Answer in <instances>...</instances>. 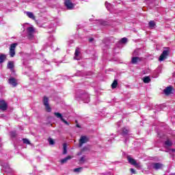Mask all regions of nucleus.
<instances>
[{
	"label": "nucleus",
	"instance_id": "17",
	"mask_svg": "<svg viewBox=\"0 0 175 175\" xmlns=\"http://www.w3.org/2000/svg\"><path fill=\"white\" fill-rule=\"evenodd\" d=\"M26 16H27V17L31 20H36L35 15H33V13L31 12H26Z\"/></svg>",
	"mask_w": 175,
	"mask_h": 175
},
{
	"label": "nucleus",
	"instance_id": "9",
	"mask_svg": "<svg viewBox=\"0 0 175 175\" xmlns=\"http://www.w3.org/2000/svg\"><path fill=\"white\" fill-rule=\"evenodd\" d=\"M152 167L154 170H159L160 169H162L163 167V164L161 163H152Z\"/></svg>",
	"mask_w": 175,
	"mask_h": 175
},
{
	"label": "nucleus",
	"instance_id": "11",
	"mask_svg": "<svg viewBox=\"0 0 175 175\" xmlns=\"http://www.w3.org/2000/svg\"><path fill=\"white\" fill-rule=\"evenodd\" d=\"M8 69H10L11 72H14V62L9 61L7 65Z\"/></svg>",
	"mask_w": 175,
	"mask_h": 175
},
{
	"label": "nucleus",
	"instance_id": "5",
	"mask_svg": "<svg viewBox=\"0 0 175 175\" xmlns=\"http://www.w3.org/2000/svg\"><path fill=\"white\" fill-rule=\"evenodd\" d=\"M167 55H169V51H163L159 58V61L162 62L164 59H166Z\"/></svg>",
	"mask_w": 175,
	"mask_h": 175
},
{
	"label": "nucleus",
	"instance_id": "13",
	"mask_svg": "<svg viewBox=\"0 0 175 175\" xmlns=\"http://www.w3.org/2000/svg\"><path fill=\"white\" fill-rule=\"evenodd\" d=\"M65 5L66 6L67 9H69V10H72L74 8L73 3L70 2V0H66Z\"/></svg>",
	"mask_w": 175,
	"mask_h": 175
},
{
	"label": "nucleus",
	"instance_id": "16",
	"mask_svg": "<svg viewBox=\"0 0 175 175\" xmlns=\"http://www.w3.org/2000/svg\"><path fill=\"white\" fill-rule=\"evenodd\" d=\"M172 91H173V88L169 86L163 90V92L165 95H170V94H172Z\"/></svg>",
	"mask_w": 175,
	"mask_h": 175
},
{
	"label": "nucleus",
	"instance_id": "24",
	"mask_svg": "<svg viewBox=\"0 0 175 175\" xmlns=\"http://www.w3.org/2000/svg\"><path fill=\"white\" fill-rule=\"evenodd\" d=\"M82 170H83V167H78V168L74 169V172L75 173H80V172H81Z\"/></svg>",
	"mask_w": 175,
	"mask_h": 175
},
{
	"label": "nucleus",
	"instance_id": "19",
	"mask_svg": "<svg viewBox=\"0 0 175 175\" xmlns=\"http://www.w3.org/2000/svg\"><path fill=\"white\" fill-rule=\"evenodd\" d=\"M69 159H72V157L68 156L67 157L61 160V163H66Z\"/></svg>",
	"mask_w": 175,
	"mask_h": 175
},
{
	"label": "nucleus",
	"instance_id": "29",
	"mask_svg": "<svg viewBox=\"0 0 175 175\" xmlns=\"http://www.w3.org/2000/svg\"><path fill=\"white\" fill-rule=\"evenodd\" d=\"M127 41H128V39L126 38H123L120 40L121 43H126Z\"/></svg>",
	"mask_w": 175,
	"mask_h": 175
},
{
	"label": "nucleus",
	"instance_id": "20",
	"mask_svg": "<svg viewBox=\"0 0 175 175\" xmlns=\"http://www.w3.org/2000/svg\"><path fill=\"white\" fill-rule=\"evenodd\" d=\"M143 81L144 83L148 84V83H150V81H151V79L150 78V77H145L143 78Z\"/></svg>",
	"mask_w": 175,
	"mask_h": 175
},
{
	"label": "nucleus",
	"instance_id": "30",
	"mask_svg": "<svg viewBox=\"0 0 175 175\" xmlns=\"http://www.w3.org/2000/svg\"><path fill=\"white\" fill-rule=\"evenodd\" d=\"M49 144H51V146H53V144H54V139H51V138H49Z\"/></svg>",
	"mask_w": 175,
	"mask_h": 175
},
{
	"label": "nucleus",
	"instance_id": "37",
	"mask_svg": "<svg viewBox=\"0 0 175 175\" xmlns=\"http://www.w3.org/2000/svg\"><path fill=\"white\" fill-rule=\"evenodd\" d=\"M77 126L78 128H80V126H79L78 124L77 125Z\"/></svg>",
	"mask_w": 175,
	"mask_h": 175
},
{
	"label": "nucleus",
	"instance_id": "27",
	"mask_svg": "<svg viewBox=\"0 0 175 175\" xmlns=\"http://www.w3.org/2000/svg\"><path fill=\"white\" fill-rule=\"evenodd\" d=\"M23 142L24 144H31V142H29V140H28L27 139H23Z\"/></svg>",
	"mask_w": 175,
	"mask_h": 175
},
{
	"label": "nucleus",
	"instance_id": "7",
	"mask_svg": "<svg viewBox=\"0 0 175 175\" xmlns=\"http://www.w3.org/2000/svg\"><path fill=\"white\" fill-rule=\"evenodd\" d=\"M54 114H55V117H57V118H59L61 120V121H62V122H64L66 124V125H69V122H68V121H66V120H65V119H64L62 114H61L60 113H58V112H55Z\"/></svg>",
	"mask_w": 175,
	"mask_h": 175
},
{
	"label": "nucleus",
	"instance_id": "31",
	"mask_svg": "<svg viewBox=\"0 0 175 175\" xmlns=\"http://www.w3.org/2000/svg\"><path fill=\"white\" fill-rule=\"evenodd\" d=\"M86 96H87V99L84 100V102L85 103H88V102H90V97H88V95H86Z\"/></svg>",
	"mask_w": 175,
	"mask_h": 175
},
{
	"label": "nucleus",
	"instance_id": "33",
	"mask_svg": "<svg viewBox=\"0 0 175 175\" xmlns=\"http://www.w3.org/2000/svg\"><path fill=\"white\" fill-rule=\"evenodd\" d=\"M105 6H106L107 9H109V6H110V4H109L107 2H106Z\"/></svg>",
	"mask_w": 175,
	"mask_h": 175
},
{
	"label": "nucleus",
	"instance_id": "28",
	"mask_svg": "<svg viewBox=\"0 0 175 175\" xmlns=\"http://www.w3.org/2000/svg\"><path fill=\"white\" fill-rule=\"evenodd\" d=\"M133 55L135 57L136 55H139V49H137L135 51H134V52L133 53Z\"/></svg>",
	"mask_w": 175,
	"mask_h": 175
},
{
	"label": "nucleus",
	"instance_id": "26",
	"mask_svg": "<svg viewBox=\"0 0 175 175\" xmlns=\"http://www.w3.org/2000/svg\"><path fill=\"white\" fill-rule=\"evenodd\" d=\"M128 132H129V131L126 129H122V135H128Z\"/></svg>",
	"mask_w": 175,
	"mask_h": 175
},
{
	"label": "nucleus",
	"instance_id": "4",
	"mask_svg": "<svg viewBox=\"0 0 175 175\" xmlns=\"http://www.w3.org/2000/svg\"><path fill=\"white\" fill-rule=\"evenodd\" d=\"M8 109V103H6L5 100H0V110L5 111V110Z\"/></svg>",
	"mask_w": 175,
	"mask_h": 175
},
{
	"label": "nucleus",
	"instance_id": "34",
	"mask_svg": "<svg viewBox=\"0 0 175 175\" xmlns=\"http://www.w3.org/2000/svg\"><path fill=\"white\" fill-rule=\"evenodd\" d=\"M80 161L81 162H84V157H81V159H80Z\"/></svg>",
	"mask_w": 175,
	"mask_h": 175
},
{
	"label": "nucleus",
	"instance_id": "22",
	"mask_svg": "<svg viewBox=\"0 0 175 175\" xmlns=\"http://www.w3.org/2000/svg\"><path fill=\"white\" fill-rule=\"evenodd\" d=\"M6 59V55H0V64H2L3 61Z\"/></svg>",
	"mask_w": 175,
	"mask_h": 175
},
{
	"label": "nucleus",
	"instance_id": "12",
	"mask_svg": "<svg viewBox=\"0 0 175 175\" xmlns=\"http://www.w3.org/2000/svg\"><path fill=\"white\" fill-rule=\"evenodd\" d=\"M27 35L29 36H32L35 33V28L33 26H31L27 29Z\"/></svg>",
	"mask_w": 175,
	"mask_h": 175
},
{
	"label": "nucleus",
	"instance_id": "6",
	"mask_svg": "<svg viewBox=\"0 0 175 175\" xmlns=\"http://www.w3.org/2000/svg\"><path fill=\"white\" fill-rule=\"evenodd\" d=\"M8 83L9 84H10V85H12V87H17V84H18L17 83V79H16V78L14 77H10V79H8Z\"/></svg>",
	"mask_w": 175,
	"mask_h": 175
},
{
	"label": "nucleus",
	"instance_id": "21",
	"mask_svg": "<svg viewBox=\"0 0 175 175\" xmlns=\"http://www.w3.org/2000/svg\"><path fill=\"white\" fill-rule=\"evenodd\" d=\"M165 144L167 147H172V146H173V142L167 139V141L165 142Z\"/></svg>",
	"mask_w": 175,
	"mask_h": 175
},
{
	"label": "nucleus",
	"instance_id": "23",
	"mask_svg": "<svg viewBox=\"0 0 175 175\" xmlns=\"http://www.w3.org/2000/svg\"><path fill=\"white\" fill-rule=\"evenodd\" d=\"M117 85H118V82L117 81V80H114L113 83L111 84V88H117Z\"/></svg>",
	"mask_w": 175,
	"mask_h": 175
},
{
	"label": "nucleus",
	"instance_id": "36",
	"mask_svg": "<svg viewBox=\"0 0 175 175\" xmlns=\"http://www.w3.org/2000/svg\"><path fill=\"white\" fill-rule=\"evenodd\" d=\"M94 40V38H90V40H89V42H92Z\"/></svg>",
	"mask_w": 175,
	"mask_h": 175
},
{
	"label": "nucleus",
	"instance_id": "14",
	"mask_svg": "<svg viewBox=\"0 0 175 175\" xmlns=\"http://www.w3.org/2000/svg\"><path fill=\"white\" fill-rule=\"evenodd\" d=\"M79 55H80V49L77 48L75 50L74 59H77V61H79V59H80Z\"/></svg>",
	"mask_w": 175,
	"mask_h": 175
},
{
	"label": "nucleus",
	"instance_id": "35",
	"mask_svg": "<svg viewBox=\"0 0 175 175\" xmlns=\"http://www.w3.org/2000/svg\"><path fill=\"white\" fill-rule=\"evenodd\" d=\"M12 136H13V137H14V136H16V133H12Z\"/></svg>",
	"mask_w": 175,
	"mask_h": 175
},
{
	"label": "nucleus",
	"instance_id": "10",
	"mask_svg": "<svg viewBox=\"0 0 175 175\" xmlns=\"http://www.w3.org/2000/svg\"><path fill=\"white\" fill-rule=\"evenodd\" d=\"M88 142V137L86 136H81L79 139V147H81L84 143H87Z\"/></svg>",
	"mask_w": 175,
	"mask_h": 175
},
{
	"label": "nucleus",
	"instance_id": "32",
	"mask_svg": "<svg viewBox=\"0 0 175 175\" xmlns=\"http://www.w3.org/2000/svg\"><path fill=\"white\" fill-rule=\"evenodd\" d=\"M131 173H133V174H135L136 173V172L135 171V170L133 168H131Z\"/></svg>",
	"mask_w": 175,
	"mask_h": 175
},
{
	"label": "nucleus",
	"instance_id": "2",
	"mask_svg": "<svg viewBox=\"0 0 175 175\" xmlns=\"http://www.w3.org/2000/svg\"><path fill=\"white\" fill-rule=\"evenodd\" d=\"M127 159L129 163H131V165H133V166L137 167V169H140V167H142V165H140V163L136 162V160L131 158V157H127Z\"/></svg>",
	"mask_w": 175,
	"mask_h": 175
},
{
	"label": "nucleus",
	"instance_id": "18",
	"mask_svg": "<svg viewBox=\"0 0 175 175\" xmlns=\"http://www.w3.org/2000/svg\"><path fill=\"white\" fill-rule=\"evenodd\" d=\"M155 22L154 21H150L149 22V27L151 29H154V28H155Z\"/></svg>",
	"mask_w": 175,
	"mask_h": 175
},
{
	"label": "nucleus",
	"instance_id": "1",
	"mask_svg": "<svg viewBox=\"0 0 175 175\" xmlns=\"http://www.w3.org/2000/svg\"><path fill=\"white\" fill-rule=\"evenodd\" d=\"M43 105L45 107V110L47 113H51V107H50V104H49V98L47 96L43 97Z\"/></svg>",
	"mask_w": 175,
	"mask_h": 175
},
{
	"label": "nucleus",
	"instance_id": "8",
	"mask_svg": "<svg viewBox=\"0 0 175 175\" xmlns=\"http://www.w3.org/2000/svg\"><path fill=\"white\" fill-rule=\"evenodd\" d=\"M54 114H55V117H57V118H59L61 120V121H62V122H64L66 124V125H69V122H68V121H66V120H65V119H64L62 114H61L60 113H58V112H55Z\"/></svg>",
	"mask_w": 175,
	"mask_h": 175
},
{
	"label": "nucleus",
	"instance_id": "25",
	"mask_svg": "<svg viewBox=\"0 0 175 175\" xmlns=\"http://www.w3.org/2000/svg\"><path fill=\"white\" fill-rule=\"evenodd\" d=\"M66 144H63V154H66V152H68V151L66 150Z\"/></svg>",
	"mask_w": 175,
	"mask_h": 175
},
{
	"label": "nucleus",
	"instance_id": "38",
	"mask_svg": "<svg viewBox=\"0 0 175 175\" xmlns=\"http://www.w3.org/2000/svg\"><path fill=\"white\" fill-rule=\"evenodd\" d=\"M173 175H175V174H173Z\"/></svg>",
	"mask_w": 175,
	"mask_h": 175
},
{
	"label": "nucleus",
	"instance_id": "3",
	"mask_svg": "<svg viewBox=\"0 0 175 175\" xmlns=\"http://www.w3.org/2000/svg\"><path fill=\"white\" fill-rule=\"evenodd\" d=\"M16 47H17V43H13L10 47V55L12 58L16 55Z\"/></svg>",
	"mask_w": 175,
	"mask_h": 175
},
{
	"label": "nucleus",
	"instance_id": "15",
	"mask_svg": "<svg viewBox=\"0 0 175 175\" xmlns=\"http://www.w3.org/2000/svg\"><path fill=\"white\" fill-rule=\"evenodd\" d=\"M142 59H143L142 57H132L131 62L132 64H139V62H141Z\"/></svg>",
	"mask_w": 175,
	"mask_h": 175
}]
</instances>
